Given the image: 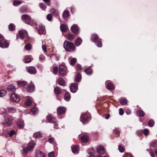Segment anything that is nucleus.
I'll return each mask as SVG.
<instances>
[{"mask_svg": "<svg viewBox=\"0 0 157 157\" xmlns=\"http://www.w3.org/2000/svg\"><path fill=\"white\" fill-rule=\"evenodd\" d=\"M21 18V20L26 24L30 25L32 26L36 25V23L35 21L32 19L30 16L27 14L22 15Z\"/></svg>", "mask_w": 157, "mask_h": 157, "instance_id": "1", "label": "nucleus"}, {"mask_svg": "<svg viewBox=\"0 0 157 157\" xmlns=\"http://www.w3.org/2000/svg\"><path fill=\"white\" fill-rule=\"evenodd\" d=\"M34 143L33 142H30L27 144L26 147L23 148L21 151V154L25 156L26 155L29 151L32 150L34 148L35 146Z\"/></svg>", "mask_w": 157, "mask_h": 157, "instance_id": "2", "label": "nucleus"}, {"mask_svg": "<svg viewBox=\"0 0 157 157\" xmlns=\"http://www.w3.org/2000/svg\"><path fill=\"white\" fill-rule=\"evenodd\" d=\"M63 47L66 51L69 52L71 50L75 51V48L73 43L67 40L64 41L63 43Z\"/></svg>", "mask_w": 157, "mask_h": 157, "instance_id": "3", "label": "nucleus"}, {"mask_svg": "<svg viewBox=\"0 0 157 157\" xmlns=\"http://www.w3.org/2000/svg\"><path fill=\"white\" fill-rule=\"evenodd\" d=\"M91 116L89 113H82L80 117V121L84 124L88 123L91 119Z\"/></svg>", "mask_w": 157, "mask_h": 157, "instance_id": "4", "label": "nucleus"}, {"mask_svg": "<svg viewBox=\"0 0 157 157\" xmlns=\"http://www.w3.org/2000/svg\"><path fill=\"white\" fill-rule=\"evenodd\" d=\"M13 119L11 117H5L4 121L2 124L4 126L6 127L10 126L12 124Z\"/></svg>", "mask_w": 157, "mask_h": 157, "instance_id": "5", "label": "nucleus"}, {"mask_svg": "<svg viewBox=\"0 0 157 157\" xmlns=\"http://www.w3.org/2000/svg\"><path fill=\"white\" fill-rule=\"evenodd\" d=\"M20 100V98L19 95L15 93L11 94L10 98V101L13 102H18Z\"/></svg>", "mask_w": 157, "mask_h": 157, "instance_id": "6", "label": "nucleus"}, {"mask_svg": "<svg viewBox=\"0 0 157 157\" xmlns=\"http://www.w3.org/2000/svg\"><path fill=\"white\" fill-rule=\"evenodd\" d=\"M59 72L61 75H64L67 73V70L66 67L64 65H61L59 69Z\"/></svg>", "mask_w": 157, "mask_h": 157, "instance_id": "7", "label": "nucleus"}, {"mask_svg": "<svg viewBox=\"0 0 157 157\" xmlns=\"http://www.w3.org/2000/svg\"><path fill=\"white\" fill-rule=\"evenodd\" d=\"M66 108L63 106H60L58 107L57 109V113L59 115L64 114L66 112Z\"/></svg>", "mask_w": 157, "mask_h": 157, "instance_id": "8", "label": "nucleus"}, {"mask_svg": "<svg viewBox=\"0 0 157 157\" xmlns=\"http://www.w3.org/2000/svg\"><path fill=\"white\" fill-rule=\"evenodd\" d=\"M71 91L73 93H75L78 90V83H72L70 86Z\"/></svg>", "mask_w": 157, "mask_h": 157, "instance_id": "9", "label": "nucleus"}, {"mask_svg": "<svg viewBox=\"0 0 157 157\" xmlns=\"http://www.w3.org/2000/svg\"><path fill=\"white\" fill-rule=\"evenodd\" d=\"M71 30L74 34L77 35L79 33V27L77 25L74 24L72 26Z\"/></svg>", "mask_w": 157, "mask_h": 157, "instance_id": "10", "label": "nucleus"}, {"mask_svg": "<svg viewBox=\"0 0 157 157\" xmlns=\"http://www.w3.org/2000/svg\"><path fill=\"white\" fill-rule=\"evenodd\" d=\"M9 42L6 40L3 42H0V47L2 48H7L9 46Z\"/></svg>", "mask_w": 157, "mask_h": 157, "instance_id": "11", "label": "nucleus"}, {"mask_svg": "<svg viewBox=\"0 0 157 157\" xmlns=\"http://www.w3.org/2000/svg\"><path fill=\"white\" fill-rule=\"evenodd\" d=\"M48 121V122L50 123H54L56 121V118L52 117L50 115H48L47 117L46 122Z\"/></svg>", "mask_w": 157, "mask_h": 157, "instance_id": "12", "label": "nucleus"}, {"mask_svg": "<svg viewBox=\"0 0 157 157\" xmlns=\"http://www.w3.org/2000/svg\"><path fill=\"white\" fill-rule=\"evenodd\" d=\"M35 86L33 84H29L26 88V90L28 92L32 93L33 92L35 89Z\"/></svg>", "mask_w": 157, "mask_h": 157, "instance_id": "13", "label": "nucleus"}, {"mask_svg": "<svg viewBox=\"0 0 157 157\" xmlns=\"http://www.w3.org/2000/svg\"><path fill=\"white\" fill-rule=\"evenodd\" d=\"M54 92L56 94L57 99L59 100V99L58 98V96L60 95L62 92V90L60 88L59 86H56L55 88L54 89Z\"/></svg>", "mask_w": 157, "mask_h": 157, "instance_id": "14", "label": "nucleus"}, {"mask_svg": "<svg viewBox=\"0 0 157 157\" xmlns=\"http://www.w3.org/2000/svg\"><path fill=\"white\" fill-rule=\"evenodd\" d=\"M100 38L96 34H94L91 36V40L93 42H94V43H96V42L100 40Z\"/></svg>", "mask_w": 157, "mask_h": 157, "instance_id": "15", "label": "nucleus"}, {"mask_svg": "<svg viewBox=\"0 0 157 157\" xmlns=\"http://www.w3.org/2000/svg\"><path fill=\"white\" fill-rule=\"evenodd\" d=\"M100 38L96 34H94L91 36V40L93 42H94V43H96V42L100 40Z\"/></svg>", "mask_w": 157, "mask_h": 157, "instance_id": "16", "label": "nucleus"}, {"mask_svg": "<svg viewBox=\"0 0 157 157\" xmlns=\"http://www.w3.org/2000/svg\"><path fill=\"white\" fill-rule=\"evenodd\" d=\"M27 71L30 74H35L36 72V68L32 66L28 67Z\"/></svg>", "mask_w": 157, "mask_h": 157, "instance_id": "17", "label": "nucleus"}, {"mask_svg": "<svg viewBox=\"0 0 157 157\" xmlns=\"http://www.w3.org/2000/svg\"><path fill=\"white\" fill-rule=\"evenodd\" d=\"M81 140L83 143H86L88 141L89 137L86 135H83L80 137Z\"/></svg>", "mask_w": 157, "mask_h": 157, "instance_id": "18", "label": "nucleus"}, {"mask_svg": "<svg viewBox=\"0 0 157 157\" xmlns=\"http://www.w3.org/2000/svg\"><path fill=\"white\" fill-rule=\"evenodd\" d=\"M35 155L36 157H45L43 152L39 150L36 151Z\"/></svg>", "mask_w": 157, "mask_h": 157, "instance_id": "19", "label": "nucleus"}, {"mask_svg": "<svg viewBox=\"0 0 157 157\" xmlns=\"http://www.w3.org/2000/svg\"><path fill=\"white\" fill-rule=\"evenodd\" d=\"M16 88L13 85H10L7 87V90L10 91L14 92L16 90Z\"/></svg>", "mask_w": 157, "mask_h": 157, "instance_id": "20", "label": "nucleus"}, {"mask_svg": "<svg viewBox=\"0 0 157 157\" xmlns=\"http://www.w3.org/2000/svg\"><path fill=\"white\" fill-rule=\"evenodd\" d=\"M58 84L61 86H65V80L62 78H60L58 80Z\"/></svg>", "mask_w": 157, "mask_h": 157, "instance_id": "21", "label": "nucleus"}, {"mask_svg": "<svg viewBox=\"0 0 157 157\" xmlns=\"http://www.w3.org/2000/svg\"><path fill=\"white\" fill-rule=\"evenodd\" d=\"M60 29L62 32H65L67 31L68 28L66 25L62 24L60 25Z\"/></svg>", "mask_w": 157, "mask_h": 157, "instance_id": "22", "label": "nucleus"}, {"mask_svg": "<svg viewBox=\"0 0 157 157\" xmlns=\"http://www.w3.org/2000/svg\"><path fill=\"white\" fill-rule=\"evenodd\" d=\"M27 84V82L22 81H18L17 82V85L23 87L24 86H25Z\"/></svg>", "mask_w": 157, "mask_h": 157, "instance_id": "23", "label": "nucleus"}, {"mask_svg": "<svg viewBox=\"0 0 157 157\" xmlns=\"http://www.w3.org/2000/svg\"><path fill=\"white\" fill-rule=\"evenodd\" d=\"M106 88L108 90H113L114 89L113 85L111 82H109L108 83L107 85Z\"/></svg>", "mask_w": 157, "mask_h": 157, "instance_id": "24", "label": "nucleus"}, {"mask_svg": "<svg viewBox=\"0 0 157 157\" xmlns=\"http://www.w3.org/2000/svg\"><path fill=\"white\" fill-rule=\"evenodd\" d=\"M97 151L98 153L102 154H103L105 152L104 147L101 146L98 147L97 149Z\"/></svg>", "mask_w": 157, "mask_h": 157, "instance_id": "25", "label": "nucleus"}, {"mask_svg": "<svg viewBox=\"0 0 157 157\" xmlns=\"http://www.w3.org/2000/svg\"><path fill=\"white\" fill-rule=\"evenodd\" d=\"M71 98V95L69 92H66L64 96V99L67 101H69Z\"/></svg>", "mask_w": 157, "mask_h": 157, "instance_id": "26", "label": "nucleus"}, {"mask_svg": "<svg viewBox=\"0 0 157 157\" xmlns=\"http://www.w3.org/2000/svg\"><path fill=\"white\" fill-rule=\"evenodd\" d=\"M23 123V122L19 120L17 122V125L18 127L20 128H23L24 126Z\"/></svg>", "mask_w": 157, "mask_h": 157, "instance_id": "27", "label": "nucleus"}, {"mask_svg": "<svg viewBox=\"0 0 157 157\" xmlns=\"http://www.w3.org/2000/svg\"><path fill=\"white\" fill-rule=\"evenodd\" d=\"M42 134L40 132H36L33 135V136L35 138H40L42 136Z\"/></svg>", "mask_w": 157, "mask_h": 157, "instance_id": "28", "label": "nucleus"}, {"mask_svg": "<svg viewBox=\"0 0 157 157\" xmlns=\"http://www.w3.org/2000/svg\"><path fill=\"white\" fill-rule=\"evenodd\" d=\"M51 12L52 14L55 17H57L59 15V13L57 10L54 8H52L51 10Z\"/></svg>", "mask_w": 157, "mask_h": 157, "instance_id": "29", "label": "nucleus"}, {"mask_svg": "<svg viewBox=\"0 0 157 157\" xmlns=\"http://www.w3.org/2000/svg\"><path fill=\"white\" fill-rule=\"evenodd\" d=\"M69 12L68 10L64 11L63 13V17L64 19H65L66 18L68 17L69 16Z\"/></svg>", "mask_w": 157, "mask_h": 157, "instance_id": "30", "label": "nucleus"}, {"mask_svg": "<svg viewBox=\"0 0 157 157\" xmlns=\"http://www.w3.org/2000/svg\"><path fill=\"white\" fill-rule=\"evenodd\" d=\"M82 42V40L81 38H78L76 40L75 42V44L76 46H79Z\"/></svg>", "mask_w": 157, "mask_h": 157, "instance_id": "31", "label": "nucleus"}, {"mask_svg": "<svg viewBox=\"0 0 157 157\" xmlns=\"http://www.w3.org/2000/svg\"><path fill=\"white\" fill-rule=\"evenodd\" d=\"M45 31L44 27L43 26H40L39 29L38 30V32L40 34H42L44 33Z\"/></svg>", "mask_w": 157, "mask_h": 157, "instance_id": "32", "label": "nucleus"}, {"mask_svg": "<svg viewBox=\"0 0 157 157\" xmlns=\"http://www.w3.org/2000/svg\"><path fill=\"white\" fill-rule=\"evenodd\" d=\"M27 8L25 6H22L20 9V12L22 13H26L27 11Z\"/></svg>", "mask_w": 157, "mask_h": 157, "instance_id": "33", "label": "nucleus"}, {"mask_svg": "<svg viewBox=\"0 0 157 157\" xmlns=\"http://www.w3.org/2000/svg\"><path fill=\"white\" fill-rule=\"evenodd\" d=\"M84 71L88 75H90L92 74V70L90 67H88L87 68L85 69Z\"/></svg>", "mask_w": 157, "mask_h": 157, "instance_id": "34", "label": "nucleus"}, {"mask_svg": "<svg viewBox=\"0 0 157 157\" xmlns=\"http://www.w3.org/2000/svg\"><path fill=\"white\" fill-rule=\"evenodd\" d=\"M22 3V2L21 1L14 0L13 2V5L15 6H17Z\"/></svg>", "mask_w": 157, "mask_h": 157, "instance_id": "35", "label": "nucleus"}, {"mask_svg": "<svg viewBox=\"0 0 157 157\" xmlns=\"http://www.w3.org/2000/svg\"><path fill=\"white\" fill-rule=\"evenodd\" d=\"M137 115L140 117H143L145 115L144 113L142 110H138L137 111Z\"/></svg>", "mask_w": 157, "mask_h": 157, "instance_id": "36", "label": "nucleus"}, {"mask_svg": "<svg viewBox=\"0 0 157 157\" xmlns=\"http://www.w3.org/2000/svg\"><path fill=\"white\" fill-rule=\"evenodd\" d=\"M7 109L9 112L11 113H13L16 111L15 108L13 107H9Z\"/></svg>", "mask_w": 157, "mask_h": 157, "instance_id": "37", "label": "nucleus"}, {"mask_svg": "<svg viewBox=\"0 0 157 157\" xmlns=\"http://www.w3.org/2000/svg\"><path fill=\"white\" fill-rule=\"evenodd\" d=\"M39 6L43 10H45L47 8V6L45 4L43 3H40L39 4Z\"/></svg>", "mask_w": 157, "mask_h": 157, "instance_id": "38", "label": "nucleus"}, {"mask_svg": "<svg viewBox=\"0 0 157 157\" xmlns=\"http://www.w3.org/2000/svg\"><path fill=\"white\" fill-rule=\"evenodd\" d=\"M24 62L26 63H29L31 62L30 57L29 56H25L24 59Z\"/></svg>", "mask_w": 157, "mask_h": 157, "instance_id": "39", "label": "nucleus"}, {"mask_svg": "<svg viewBox=\"0 0 157 157\" xmlns=\"http://www.w3.org/2000/svg\"><path fill=\"white\" fill-rule=\"evenodd\" d=\"M155 124V122L152 119L150 120L148 122V125L150 127H153Z\"/></svg>", "mask_w": 157, "mask_h": 157, "instance_id": "40", "label": "nucleus"}, {"mask_svg": "<svg viewBox=\"0 0 157 157\" xmlns=\"http://www.w3.org/2000/svg\"><path fill=\"white\" fill-rule=\"evenodd\" d=\"M81 78V75L79 73H78L77 74V76L75 79V81L76 82V83H78V82H80V81Z\"/></svg>", "mask_w": 157, "mask_h": 157, "instance_id": "41", "label": "nucleus"}, {"mask_svg": "<svg viewBox=\"0 0 157 157\" xmlns=\"http://www.w3.org/2000/svg\"><path fill=\"white\" fill-rule=\"evenodd\" d=\"M32 101L29 98L27 99L25 102V104L26 106H29L31 105Z\"/></svg>", "mask_w": 157, "mask_h": 157, "instance_id": "42", "label": "nucleus"}, {"mask_svg": "<svg viewBox=\"0 0 157 157\" xmlns=\"http://www.w3.org/2000/svg\"><path fill=\"white\" fill-rule=\"evenodd\" d=\"M78 150V147L77 145H75L72 148V151L73 153L77 152Z\"/></svg>", "mask_w": 157, "mask_h": 157, "instance_id": "43", "label": "nucleus"}, {"mask_svg": "<svg viewBox=\"0 0 157 157\" xmlns=\"http://www.w3.org/2000/svg\"><path fill=\"white\" fill-rule=\"evenodd\" d=\"M15 26L13 24L11 23L9 26V29L10 31H13L15 29Z\"/></svg>", "mask_w": 157, "mask_h": 157, "instance_id": "44", "label": "nucleus"}, {"mask_svg": "<svg viewBox=\"0 0 157 157\" xmlns=\"http://www.w3.org/2000/svg\"><path fill=\"white\" fill-rule=\"evenodd\" d=\"M150 146L153 147H155L157 146V142L155 140H154L151 142Z\"/></svg>", "mask_w": 157, "mask_h": 157, "instance_id": "45", "label": "nucleus"}, {"mask_svg": "<svg viewBox=\"0 0 157 157\" xmlns=\"http://www.w3.org/2000/svg\"><path fill=\"white\" fill-rule=\"evenodd\" d=\"M77 62V59L75 58H73L72 59H71L70 61V64L73 66H74L75 63H76Z\"/></svg>", "mask_w": 157, "mask_h": 157, "instance_id": "46", "label": "nucleus"}, {"mask_svg": "<svg viewBox=\"0 0 157 157\" xmlns=\"http://www.w3.org/2000/svg\"><path fill=\"white\" fill-rule=\"evenodd\" d=\"M97 46L98 47H101L102 46V43L101 41V39L100 40H98V41L96 42V43H95Z\"/></svg>", "mask_w": 157, "mask_h": 157, "instance_id": "47", "label": "nucleus"}, {"mask_svg": "<svg viewBox=\"0 0 157 157\" xmlns=\"http://www.w3.org/2000/svg\"><path fill=\"white\" fill-rule=\"evenodd\" d=\"M6 91L4 90H0V97H3L6 95Z\"/></svg>", "mask_w": 157, "mask_h": 157, "instance_id": "48", "label": "nucleus"}, {"mask_svg": "<svg viewBox=\"0 0 157 157\" xmlns=\"http://www.w3.org/2000/svg\"><path fill=\"white\" fill-rule=\"evenodd\" d=\"M19 34L20 37L22 39H24L25 37V33L22 30H20L19 32Z\"/></svg>", "mask_w": 157, "mask_h": 157, "instance_id": "49", "label": "nucleus"}, {"mask_svg": "<svg viewBox=\"0 0 157 157\" xmlns=\"http://www.w3.org/2000/svg\"><path fill=\"white\" fill-rule=\"evenodd\" d=\"M67 38L71 41L72 40L74 39V36L71 34H67Z\"/></svg>", "mask_w": 157, "mask_h": 157, "instance_id": "50", "label": "nucleus"}, {"mask_svg": "<svg viewBox=\"0 0 157 157\" xmlns=\"http://www.w3.org/2000/svg\"><path fill=\"white\" fill-rule=\"evenodd\" d=\"M120 103L122 105H125L127 103V101L125 99H122L120 100Z\"/></svg>", "mask_w": 157, "mask_h": 157, "instance_id": "51", "label": "nucleus"}, {"mask_svg": "<svg viewBox=\"0 0 157 157\" xmlns=\"http://www.w3.org/2000/svg\"><path fill=\"white\" fill-rule=\"evenodd\" d=\"M114 133L115 134V136L117 137H118L120 135V131L117 129H115L114 130Z\"/></svg>", "mask_w": 157, "mask_h": 157, "instance_id": "52", "label": "nucleus"}, {"mask_svg": "<svg viewBox=\"0 0 157 157\" xmlns=\"http://www.w3.org/2000/svg\"><path fill=\"white\" fill-rule=\"evenodd\" d=\"M76 69L79 72L82 70L81 66L79 64H78L76 66Z\"/></svg>", "mask_w": 157, "mask_h": 157, "instance_id": "53", "label": "nucleus"}, {"mask_svg": "<svg viewBox=\"0 0 157 157\" xmlns=\"http://www.w3.org/2000/svg\"><path fill=\"white\" fill-rule=\"evenodd\" d=\"M58 71V68L57 66L53 68L52 73L54 74H56L57 73Z\"/></svg>", "mask_w": 157, "mask_h": 157, "instance_id": "54", "label": "nucleus"}, {"mask_svg": "<svg viewBox=\"0 0 157 157\" xmlns=\"http://www.w3.org/2000/svg\"><path fill=\"white\" fill-rule=\"evenodd\" d=\"M31 111L33 114H35L37 113L38 111V109L36 107H34L31 109Z\"/></svg>", "mask_w": 157, "mask_h": 157, "instance_id": "55", "label": "nucleus"}, {"mask_svg": "<svg viewBox=\"0 0 157 157\" xmlns=\"http://www.w3.org/2000/svg\"><path fill=\"white\" fill-rule=\"evenodd\" d=\"M118 149L119 151L121 152H124L125 150L124 147H123L120 145L118 146Z\"/></svg>", "mask_w": 157, "mask_h": 157, "instance_id": "56", "label": "nucleus"}, {"mask_svg": "<svg viewBox=\"0 0 157 157\" xmlns=\"http://www.w3.org/2000/svg\"><path fill=\"white\" fill-rule=\"evenodd\" d=\"M47 18L48 21H51L52 18V15L50 14H48L47 16Z\"/></svg>", "mask_w": 157, "mask_h": 157, "instance_id": "57", "label": "nucleus"}, {"mask_svg": "<svg viewBox=\"0 0 157 157\" xmlns=\"http://www.w3.org/2000/svg\"><path fill=\"white\" fill-rule=\"evenodd\" d=\"M25 47L27 50H29L31 49V45L30 44L28 43L27 44L25 45Z\"/></svg>", "mask_w": 157, "mask_h": 157, "instance_id": "58", "label": "nucleus"}, {"mask_svg": "<svg viewBox=\"0 0 157 157\" xmlns=\"http://www.w3.org/2000/svg\"><path fill=\"white\" fill-rule=\"evenodd\" d=\"M48 6H50L51 5L50 0H43Z\"/></svg>", "mask_w": 157, "mask_h": 157, "instance_id": "59", "label": "nucleus"}, {"mask_svg": "<svg viewBox=\"0 0 157 157\" xmlns=\"http://www.w3.org/2000/svg\"><path fill=\"white\" fill-rule=\"evenodd\" d=\"M15 133L16 132L14 130H13L10 131V132L9 133V135L10 136H12L15 134Z\"/></svg>", "mask_w": 157, "mask_h": 157, "instance_id": "60", "label": "nucleus"}, {"mask_svg": "<svg viewBox=\"0 0 157 157\" xmlns=\"http://www.w3.org/2000/svg\"><path fill=\"white\" fill-rule=\"evenodd\" d=\"M148 130L147 129H145L143 131V133L145 136H147L148 134Z\"/></svg>", "mask_w": 157, "mask_h": 157, "instance_id": "61", "label": "nucleus"}, {"mask_svg": "<svg viewBox=\"0 0 157 157\" xmlns=\"http://www.w3.org/2000/svg\"><path fill=\"white\" fill-rule=\"evenodd\" d=\"M48 156L49 157H54V153L53 151H52L48 153Z\"/></svg>", "mask_w": 157, "mask_h": 157, "instance_id": "62", "label": "nucleus"}, {"mask_svg": "<svg viewBox=\"0 0 157 157\" xmlns=\"http://www.w3.org/2000/svg\"><path fill=\"white\" fill-rule=\"evenodd\" d=\"M150 153L152 157H155V154L154 151L152 150V149H150Z\"/></svg>", "mask_w": 157, "mask_h": 157, "instance_id": "63", "label": "nucleus"}, {"mask_svg": "<svg viewBox=\"0 0 157 157\" xmlns=\"http://www.w3.org/2000/svg\"><path fill=\"white\" fill-rule=\"evenodd\" d=\"M124 112L123 109L122 108H120L119 109V114L120 115H123L124 114Z\"/></svg>", "mask_w": 157, "mask_h": 157, "instance_id": "64", "label": "nucleus"}]
</instances>
